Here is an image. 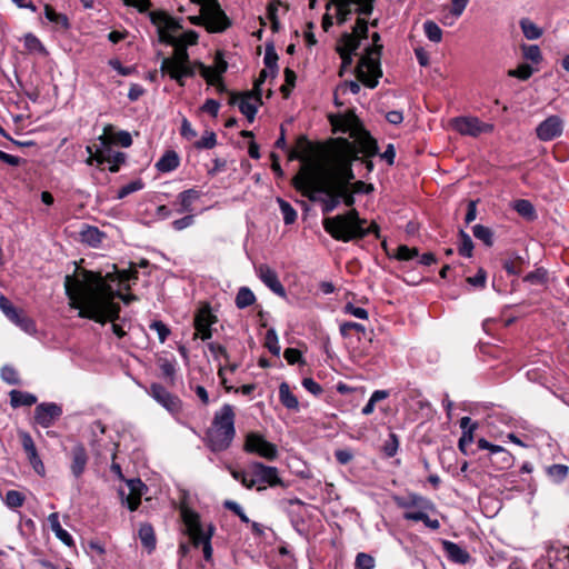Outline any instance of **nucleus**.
I'll return each instance as SVG.
<instances>
[{
	"instance_id": "23",
	"label": "nucleus",
	"mask_w": 569,
	"mask_h": 569,
	"mask_svg": "<svg viewBox=\"0 0 569 569\" xmlns=\"http://www.w3.org/2000/svg\"><path fill=\"white\" fill-rule=\"evenodd\" d=\"M94 161L98 164L109 163L110 172H118L119 168L126 161L123 152H112L111 148H102L96 151Z\"/></svg>"
},
{
	"instance_id": "39",
	"label": "nucleus",
	"mask_w": 569,
	"mask_h": 569,
	"mask_svg": "<svg viewBox=\"0 0 569 569\" xmlns=\"http://www.w3.org/2000/svg\"><path fill=\"white\" fill-rule=\"evenodd\" d=\"M196 66L198 67L200 74L208 84L216 86L219 92L226 91V86L222 81V77L212 76L211 68L207 67L202 62H197Z\"/></svg>"
},
{
	"instance_id": "42",
	"label": "nucleus",
	"mask_w": 569,
	"mask_h": 569,
	"mask_svg": "<svg viewBox=\"0 0 569 569\" xmlns=\"http://www.w3.org/2000/svg\"><path fill=\"white\" fill-rule=\"evenodd\" d=\"M515 210L519 216L527 219L528 221H533L537 218V212L533 204L526 199H520L515 202Z\"/></svg>"
},
{
	"instance_id": "3",
	"label": "nucleus",
	"mask_w": 569,
	"mask_h": 569,
	"mask_svg": "<svg viewBox=\"0 0 569 569\" xmlns=\"http://www.w3.org/2000/svg\"><path fill=\"white\" fill-rule=\"evenodd\" d=\"M326 162L333 182L339 202L347 207L355 204V192L350 189V182L355 179L352 162L357 160V152L346 138L333 140L326 156Z\"/></svg>"
},
{
	"instance_id": "61",
	"label": "nucleus",
	"mask_w": 569,
	"mask_h": 569,
	"mask_svg": "<svg viewBox=\"0 0 569 569\" xmlns=\"http://www.w3.org/2000/svg\"><path fill=\"white\" fill-rule=\"evenodd\" d=\"M212 70V76L222 77L228 69V63L224 60V56L222 51H217L214 56L213 67H210Z\"/></svg>"
},
{
	"instance_id": "32",
	"label": "nucleus",
	"mask_w": 569,
	"mask_h": 569,
	"mask_svg": "<svg viewBox=\"0 0 569 569\" xmlns=\"http://www.w3.org/2000/svg\"><path fill=\"white\" fill-rule=\"evenodd\" d=\"M493 126L485 123L477 118L465 117V134L477 137L483 132H491Z\"/></svg>"
},
{
	"instance_id": "11",
	"label": "nucleus",
	"mask_w": 569,
	"mask_h": 569,
	"mask_svg": "<svg viewBox=\"0 0 569 569\" xmlns=\"http://www.w3.org/2000/svg\"><path fill=\"white\" fill-rule=\"evenodd\" d=\"M381 46L373 49H368L367 53L362 56L357 66V78L368 88H376L378 79L382 76V71L379 64V56Z\"/></svg>"
},
{
	"instance_id": "31",
	"label": "nucleus",
	"mask_w": 569,
	"mask_h": 569,
	"mask_svg": "<svg viewBox=\"0 0 569 569\" xmlns=\"http://www.w3.org/2000/svg\"><path fill=\"white\" fill-rule=\"evenodd\" d=\"M201 197L200 191L196 189H188L178 194V202L180 208L177 210L179 213L192 212V203Z\"/></svg>"
},
{
	"instance_id": "33",
	"label": "nucleus",
	"mask_w": 569,
	"mask_h": 569,
	"mask_svg": "<svg viewBox=\"0 0 569 569\" xmlns=\"http://www.w3.org/2000/svg\"><path fill=\"white\" fill-rule=\"evenodd\" d=\"M9 396L12 408L30 407L37 402V397L34 395L21 390H11Z\"/></svg>"
},
{
	"instance_id": "46",
	"label": "nucleus",
	"mask_w": 569,
	"mask_h": 569,
	"mask_svg": "<svg viewBox=\"0 0 569 569\" xmlns=\"http://www.w3.org/2000/svg\"><path fill=\"white\" fill-rule=\"evenodd\" d=\"M473 237L483 242L486 247H491L493 244V232L490 228L476 224L472 227Z\"/></svg>"
},
{
	"instance_id": "41",
	"label": "nucleus",
	"mask_w": 569,
	"mask_h": 569,
	"mask_svg": "<svg viewBox=\"0 0 569 569\" xmlns=\"http://www.w3.org/2000/svg\"><path fill=\"white\" fill-rule=\"evenodd\" d=\"M428 512L429 511H426V512H405L403 513V518L406 520H411V521H422L426 527H428V528H430L432 530L439 529V527H440L439 520L438 519H431L428 516Z\"/></svg>"
},
{
	"instance_id": "54",
	"label": "nucleus",
	"mask_w": 569,
	"mask_h": 569,
	"mask_svg": "<svg viewBox=\"0 0 569 569\" xmlns=\"http://www.w3.org/2000/svg\"><path fill=\"white\" fill-rule=\"evenodd\" d=\"M350 4H352L350 0H337L338 24H343L349 19V16L351 14Z\"/></svg>"
},
{
	"instance_id": "13",
	"label": "nucleus",
	"mask_w": 569,
	"mask_h": 569,
	"mask_svg": "<svg viewBox=\"0 0 569 569\" xmlns=\"http://www.w3.org/2000/svg\"><path fill=\"white\" fill-rule=\"evenodd\" d=\"M249 469L251 471L254 486H258V490L264 489L267 486H283L277 467L254 461L249 465Z\"/></svg>"
},
{
	"instance_id": "29",
	"label": "nucleus",
	"mask_w": 569,
	"mask_h": 569,
	"mask_svg": "<svg viewBox=\"0 0 569 569\" xmlns=\"http://www.w3.org/2000/svg\"><path fill=\"white\" fill-rule=\"evenodd\" d=\"M48 521L51 530L54 532L56 537L61 542H63L68 547L74 545L72 536L61 527L58 512L50 513L48 517Z\"/></svg>"
},
{
	"instance_id": "53",
	"label": "nucleus",
	"mask_w": 569,
	"mask_h": 569,
	"mask_svg": "<svg viewBox=\"0 0 569 569\" xmlns=\"http://www.w3.org/2000/svg\"><path fill=\"white\" fill-rule=\"evenodd\" d=\"M26 497L22 492L18 490H9L4 497V503L7 507L16 509L21 507L24 503Z\"/></svg>"
},
{
	"instance_id": "4",
	"label": "nucleus",
	"mask_w": 569,
	"mask_h": 569,
	"mask_svg": "<svg viewBox=\"0 0 569 569\" xmlns=\"http://www.w3.org/2000/svg\"><path fill=\"white\" fill-rule=\"evenodd\" d=\"M366 223V219L360 218L357 209L323 219L325 230L333 239L343 242L362 239L369 233L380 238V229L376 221H371L368 227H365Z\"/></svg>"
},
{
	"instance_id": "18",
	"label": "nucleus",
	"mask_w": 569,
	"mask_h": 569,
	"mask_svg": "<svg viewBox=\"0 0 569 569\" xmlns=\"http://www.w3.org/2000/svg\"><path fill=\"white\" fill-rule=\"evenodd\" d=\"M395 501L397 506L405 509L406 512H426L435 509L433 503L429 499L417 493L397 497Z\"/></svg>"
},
{
	"instance_id": "15",
	"label": "nucleus",
	"mask_w": 569,
	"mask_h": 569,
	"mask_svg": "<svg viewBox=\"0 0 569 569\" xmlns=\"http://www.w3.org/2000/svg\"><path fill=\"white\" fill-rule=\"evenodd\" d=\"M218 321L209 303H202L193 320L197 335L201 340H208L212 337L211 326Z\"/></svg>"
},
{
	"instance_id": "44",
	"label": "nucleus",
	"mask_w": 569,
	"mask_h": 569,
	"mask_svg": "<svg viewBox=\"0 0 569 569\" xmlns=\"http://www.w3.org/2000/svg\"><path fill=\"white\" fill-rule=\"evenodd\" d=\"M44 16L50 22L60 26L64 30L70 28L68 17L63 13L56 12L50 4L44 6Z\"/></svg>"
},
{
	"instance_id": "40",
	"label": "nucleus",
	"mask_w": 569,
	"mask_h": 569,
	"mask_svg": "<svg viewBox=\"0 0 569 569\" xmlns=\"http://www.w3.org/2000/svg\"><path fill=\"white\" fill-rule=\"evenodd\" d=\"M520 29L528 40H536L542 36V29L533 23L529 18H522L519 21Z\"/></svg>"
},
{
	"instance_id": "25",
	"label": "nucleus",
	"mask_w": 569,
	"mask_h": 569,
	"mask_svg": "<svg viewBox=\"0 0 569 569\" xmlns=\"http://www.w3.org/2000/svg\"><path fill=\"white\" fill-rule=\"evenodd\" d=\"M163 73H168L171 79L176 80L180 86H183L184 77H192L194 71L192 68L181 67L179 63L170 58H166L161 62L160 67Z\"/></svg>"
},
{
	"instance_id": "35",
	"label": "nucleus",
	"mask_w": 569,
	"mask_h": 569,
	"mask_svg": "<svg viewBox=\"0 0 569 569\" xmlns=\"http://www.w3.org/2000/svg\"><path fill=\"white\" fill-rule=\"evenodd\" d=\"M279 399L282 406H284L287 409H299L298 398L291 392L290 387L287 382H281L279 386Z\"/></svg>"
},
{
	"instance_id": "2",
	"label": "nucleus",
	"mask_w": 569,
	"mask_h": 569,
	"mask_svg": "<svg viewBox=\"0 0 569 569\" xmlns=\"http://www.w3.org/2000/svg\"><path fill=\"white\" fill-rule=\"evenodd\" d=\"M292 186L310 201L320 202L323 214L330 213L340 204L326 159L322 162L303 164L292 178Z\"/></svg>"
},
{
	"instance_id": "16",
	"label": "nucleus",
	"mask_w": 569,
	"mask_h": 569,
	"mask_svg": "<svg viewBox=\"0 0 569 569\" xmlns=\"http://www.w3.org/2000/svg\"><path fill=\"white\" fill-rule=\"evenodd\" d=\"M62 407L56 402H41L34 409V423L42 428L52 427L62 416Z\"/></svg>"
},
{
	"instance_id": "57",
	"label": "nucleus",
	"mask_w": 569,
	"mask_h": 569,
	"mask_svg": "<svg viewBox=\"0 0 569 569\" xmlns=\"http://www.w3.org/2000/svg\"><path fill=\"white\" fill-rule=\"evenodd\" d=\"M396 259L408 261L418 257V250L416 248H410L406 244H400L397 247L396 252L392 254Z\"/></svg>"
},
{
	"instance_id": "12",
	"label": "nucleus",
	"mask_w": 569,
	"mask_h": 569,
	"mask_svg": "<svg viewBox=\"0 0 569 569\" xmlns=\"http://www.w3.org/2000/svg\"><path fill=\"white\" fill-rule=\"evenodd\" d=\"M243 450L247 453L257 455L269 461H273L278 458L277 446L268 441L263 435L254 431L247 433L244 438Z\"/></svg>"
},
{
	"instance_id": "19",
	"label": "nucleus",
	"mask_w": 569,
	"mask_h": 569,
	"mask_svg": "<svg viewBox=\"0 0 569 569\" xmlns=\"http://www.w3.org/2000/svg\"><path fill=\"white\" fill-rule=\"evenodd\" d=\"M563 123L560 117L550 116L543 120L536 129L537 137L541 141H550L562 134Z\"/></svg>"
},
{
	"instance_id": "50",
	"label": "nucleus",
	"mask_w": 569,
	"mask_h": 569,
	"mask_svg": "<svg viewBox=\"0 0 569 569\" xmlns=\"http://www.w3.org/2000/svg\"><path fill=\"white\" fill-rule=\"evenodd\" d=\"M277 202L282 213L284 223L292 224L297 220V211L288 201L283 200L282 198H278Z\"/></svg>"
},
{
	"instance_id": "59",
	"label": "nucleus",
	"mask_w": 569,
	"mask_h": 569,
	"mask_svg": "<svg viewBox=\"0 0 569 569\" xmlns=\"http://www.w3.org/2000/svg\"><path fill=\"white\" fill-rule=\"evenodd\" d=\"M443 548H445L448 557L452 561H455L457 563H462V549L458 545H456L451 541H443Z\"/></svg>"
},
{
	"instance_id": "37",
	"label": "nucleus",
	"mask_w": 569,
	"mask_h": 569,
	"mask_svg": "<svg viewBox=\"0 0 569 569\" xmlns=\"http://www.w3.org/2000/svg\"><path fill=\"white\" fill-rule=\"evenodd\" d=\"M179 166V157L176 151H167L156 163L160 172H170Z\"/></svg>"
},
{
	"instance_id": "27",
	"label": "nucleus",
	"mask_w": 569,
	"mask_h": 569,
	"mask_svg": "<svg viewBox=\"0 0 569 569\" xmlns=\"http://www.w3.org/2000/svg\"><path fill=\"white\" fill-rule=\"evenodd\" d=\"M104 238H106V233L100 231L99 228H97L94 226L87 224L80 231L81 242H83L92 248L100 247Z\"/></svg>"
},
{
	"instance_id": "51",
	"label": "nucleus",
	"mask_w": 569,
	"mask_h": 569,
	"mask_svg": "<svg viewBox=\"0 0 569 569\" xmlns=\"http://www.w3.org/2000/svg\"><path fill=\"white\" fill-rule=\"evenodd\" d=\"M389 397V392L387 390H376L372 392L369 401L362 408V415L369 416L373 412L375 406L378 401H381Z\"/></svg>"
},
{
	"instance_id": "48",
	"label": "nucleus",
	"mask_w": 569,
	"mask_h": 569,
	"mask_svg": "<svg viewBox=\"0 0 569 569\" xmlns=\"http://www.w3.org/2000/svg\"><path fill=\"white\" fill-rule=\"evenodd\" d=\"M266 68L270 70L271 76L276 77L278 73V54L273 46L266 47V53L263 58Z\"/></svg>"
},
{
	"instance_id": "63",
	"label": "nucleus",
	"mask_w": 569,
	"mask_h": 569,
	"mask_svg": "<svg viewBox=\"0 0 569 569\" xmlns=\"http://www.w3.org/2000/svg\"><path fill=\"white\" fill-rule=\"evenodd\" d=\"M150 330L156 331L159 338V341L163 343L168 337L170 336L171 331L168 328L166 323H163L160 320H154L149 326Z\"/></svg>"
},
{
	"instance_id": "64",
	"label": "nucleus",
	"mask_w": 569,
	"mask_h": 569,
	"mask_svg": "<svg viewBox=\"0 0 569 569\" xmlns=\"http://www.w3.org/2000/svg\"><path fill=\"white\" fill-rule=\"evenodd\" d=\"M266 347L273 356H278L280 353L278 336L273 329L268 330L266 333Z\"/></svg>"
},
{
	"instance_id": "58",
	"label": "nucleus",
	"mask_w": 569,
	"mask_h": 569,
	"mask_svg": "<svg viewBox=\"0 0 569 569\" xmlns=\"http://www.w3.org/2000/svg\"><path fill=\"white\" fill-rule=\"evenodd\" d=\"M533 73V69L528 63H521L516 69H510L508 71V76L520 79L528 80Z\"/></svg>"
},
{
	"instance_id": "28",
	"label": "nucleus",
	"mask_w": 569,
	"mask_h": 569,
	"mask_svg": "<svg viewBox=\"0 0 569 569\" xmlns=\"http://www.w3.org/2000/svg\"><path fill=\"white\" fill-rule=\"evenodd\" d=\"M8 319L29 335L36 333L37 331L36 322L29 318L21 309L17 308L14 312L8 317Z\"/></svg>"
},
{
	"instance_id": "34",
	"label": "nucleus",
	"mask_w": 569,
	"mask_h": 569,
	"mask_svg": "<svg viewBox=\"0 0 569 569\" xmlns=\"http://www.w3.org/2000/svg\"><path fill=\"white\" fill-rule=\"evenodd\" d=\"M139 538L143 548L151 553L156 549V535L153 527L150 523H141L139 528Z\"/></svg>"
},
{
	"instance_id": "49",
	"label": "nucleus",
	"mask_w": 569,
	"mask_h": 569,
	"mask_svg": "<svg viewBox=\"0 0 569 569\" xmlns=\"http://www.w3.org/2000/svg\"><path fill=\"white\" fill-rule=\"evenodd\" d=\"M569 473V468L562 463H555L547 468V475L555 481L561 482L563 481Z\"/></svg>"
},
{
	"instance_id": "7",
	"label": "nucleus",
	"mask_w": 569,
	"mask_h": 569,
	"mask_svg": "<svg viewBox=\"0 0 569 569\" xmlns=\"http://www.w3.org/2000/svg\"><path fill=\"white\" fill-rule=\"evenodd\" d=\"M335 132L349 133L353 141L346 139L357 152L366 156L378 153L377 141L362 128L359 119L353 113L339 114L331 118ZM359 157H357V160Z\"/></svg>"
},
{
	"instance_id": "9",
	"label": "nucleus",
	"mask_w": 569,
	"mask_h": 569,
	"mask_svg": "<svg viewBox=\"0 0 569 569\" xmlns=\"http://www.w3.org/2000/svg\"><path fill=\"white\" fill-rule=\"evenodd\" d=\"M149 18L158 29L160 42L167 44H178L182 42L184 47H187V44L197 43L198 34L196 31L190 30L179 37L176 36V33L182 29V26L167 12L161 10L151 11L149 12Z\"/></svg>"
},
{
	"instance_id": "10",
	"label": "nucleus",
	"mask_w": 569,
	"mask_h": 569,
	"mask_svg": "<svg viewBox=\"0 0 569 569\" xmlns=\"http://www.w3.org/2000/svg\"><path fill=\"white\" fill-rule=\"evenodd\" d=\"M181 516L192 545L196 548L201 546L204 560L210 562L213 553L211 538L216 531L214 525L209 522L204 526L200 520V516L190 509H183Z\"/></svg>"
},
{
	"instance_id": "43",
	"label": "nucleus",
	"mask_w": 569,
	"mask_h": 569,
	"mask_svg": "<svg viewBox=\"0 0 569 569\" xmlns=\"http://www.w3.org/2000/svg\"><path fill=\"white\" fill-rule=\"evenodd\" d=\"M158 365L162 376L168 379L171 385H173L177 373V361L174 359L160 358L158 360Z\"/></svg>"
},
{
	"instance_id": "36",
	"label": "nucleus",
	"mask_w": 569,
	"mask_h": 569,
	"mask_svg": "<svg viewBox=\"0 0 569 569\" xmlns=\"http://www.w3.org/2000/svg\"><path fill=\"white\" fill-rule=\"evenodd\" d=\"M462 13V0H452L450 7L443 8L441 21L445 26H452Z\"/></svg>"
},
{
	"instance_id": "14",
	"label": "nucleus",
	"mask_w": 569,
	"mask_h": 569,
	"mask_svg": "<svg viewBox=\"0 0 569 569\" xmlns=\"http://www.w3.org/2000/svg\"><path fill=\"white\" fill-rule=\"evenodd\" d=\"M148 395L170 413H179L182 409L180 398L168 391L162 385L153 382L147 390Z\"/></svg>"
},
{
	"instance_id": "5",
	"label": "nucleus",
	"mask_w": 569,
	"mask_h": 569,
	"mask_svg": "<svg viewBox=\"0 0 569 569\" xmlns=\"http://www.w3.org/2000/svg\"><path fill=\"white\" fill-rule=\"evenodd\" d=\"M234 420L236 413L229 403H224L214 412L203 438V442L210 451L222 452L231 447L236 437Z\"/></svg>"
},
{
	"instance_id": "38",
	"label": "nucleus",
	"mask_w": 569,
	"mask_h": 569,
	"mask_svg": "<svg viewBox=\"0 0 569 569\" xmlns=\"http://www.w3.org/2000/svg\"><path fill=\"white\" fill-rule=\"evenodd\" d=\"M359 46L360 39L356 34L345 32L337 44V51L355 53Z\"/></svg>"
},
{
	"instance_id": "22",
	"label": "nucleus",
	"mask_w": 569,
	"mask_h": 569,
	"mask_svg": "<svg viewBox=\"0 0 569 569\" xmlns=\"http://www.w3.org/2000/svg\"><path fill=\"white\" fill-rule=\"evenodd\" d=\"M99 141L102 148H110L111 144H120L128 148L132 144V138L129 132L119 131L114 133L111 124H107L103 128V133L99 137Z\"/></svg>"
},
{
	"instance_id": "6",
	"label": "nucleus",
	"mask_w": 569,
	"mask_h": 569,
	"mask_svg": "<svg viewBox=\"0 0 569 569\" xmlns=\"http://www.w3.org/2000/svg\"><path fill=\"white\" fill-rule=\"evenodd\" d=\"M478 426L477 421H472L469 417H465V455H467V447L476 443L478 450L487 451L485 458L490 462L495 470L505 471L512 468L515 465V457L509 450L501 446L493 445L485 438L476 439L475 431Z\"/></svg>"
},
{
	"instance_id": "62",
	"label": "nucleus",
	"mask_w": 569,
	"mask_h": 569,
	"mask_svg": "<svg viewBox=\"0 0 569 569\" xmlns=\"http://www.w3.org/2000/svg\"><path fill=\"white\" fill-rule=\"evenodd\" d=\"M523 57L533 63H539L542 60L540 48L537 44L522 46Z\"/></svg>"
},
{
	"instance_id": "52",
	"label": "nucleus",
	"mask_w": 569,
	"mask_h": 569,
	"mask_svg": "<svg viewBox=\"0 0 569 569\" xmlns=\"http://www.w3.org/2000/svg\"><path fill=\"white\" fill-rule=\"evenodd\" d=\"M423 31L430 41L436 42V43L441 41L442 31L435 21H432V20L425 21L423 22Z\"/></svg>"
},
{
	"instance_id": "55",
	"label": "nucleus",
	"mask_w": 569,
	"mask_h": 569,
	"mask_svg": "<svg viewBox=\"0 0 569 569\" xmlns=\"http://www.w3.org/2000/svg\"><path fill=\"white\" fill-rule=\"evenodd\" d=\"M174 47L173 57L171 58L173 61L179 63L181 67L191 68L189 64V54L187 52V48L183 43L172 44Z\"/></svg>"
},
{
	"instance_id": "26",
	"label": "nucleus",
	"mask_w": 569,
	"mask_h": 569,
	"mask_svg": "<svg viewBox=\"0 0 569 569\" xmlns=\"http://www.w3.org/2000/svg\"><path fill=\"white\" fill-rule=\"evenodd\" d=\"M206 20L207 28L211 32H221L230 26L227 16L220 9H214L209 12Z\"/></svg>"
},
{
	"instance_id": "56",
	"label": "nucleus",
	"mask_w": 569,
	"mask_h": 569,
	"mask_svg": "<svg viewBox=\"0 0 569 569\" xmlns=\"http://www.w3.org/2000/svg\"><path fill=\"white\" fill-rule=\"evenodd\" d=\"M1 378L4 382L11 386H18L21 383L18 371L9 365L2 367Z\"/></svg>"
},
{
	"instance_id": "20",
	"label": "nucleus",
	"mask_w": 569,
	"mask_h": 569,
	"mask_svg": "<svg viewBox=\"0 0 569 569\" xmlns=\"http://www.w3.org/2000/svg\"><path fill=\"white\" fill-rule=\"evenodd\" d=\"M19 436L21 439L22 448H23L24 452L27 453L28 460H29L30 465L32 466L33 470L39 476H44L46 468H44V465H43L41 458L38 455V451H37V448H36L32 437L26 431L19 432Z\"/></svg>"
},
{
	"instance_id": "8",
	"label": "nucleus",
	"mask_w": 569,
	"mask_h": 569,
	"mask_svg": "<svg viewBox=\"0 0 569 569\" xmlns=\"http://www.w3.org/2000/svg\"><path fill=\"white\" fill-rule=\"evenodd\" d=\"M137 266L131 263L128 269H118L116 264H111L107 270L89 271L77 267L76 274L78 279H72L67 274L64 284H108V282L122 283L129 280H137Z\"/></svg>"
},
{
	"instance_id": "17",
	"label": "nucleus",
	"mask_w": 569,
	"mask_h": 569,
	"mask_svg": "<svg viewBox=\"0 0 569 569\" xmlns=\"http://www.w3.org/2000/svg\"><path fill=\"white\" fill-rule=\"evenodd\" d=\"M229 103H238L240 112L247 118V120L250 123L253 122L258 111V107L261 104L256 100V92L253 90L246 91L239 96L232 92L230 94Z\"/></svg>"
},
{
	"instance_id": "24",
	"label": "nucleus",
	"mask_w": 569,
	"mask_h": 569,
	"mask_svg": "<svg viewBox=\"0 0 569 569\" xmlns=\"http://www.w3.org/2000/svg\"><path fill=\"white\" fill-rule=\"evenodd\" d=\"M70 470L74 478H80L87 467L89 457L82 443H77L70 451Z\"/></svg>"
},
{
	"instance_id": "47",
	"label": "nucleus",
	"mask_w": 569,
	"mask_h": 569,
	"mask_svg": "<svg viewBox=\"0 0 569 569\" xmlns=\"http://www.w3.org/2000/svg\"><path fill=\"white\" fill-rule=\"evenodd\" d=\"M256 301L254 293L248 287H241L236 296V306L239 309H244Z\"/></svg>"
},
{
	"instance_id": "1",
	"label": "nucleus",
	"mask_w": 569,
	"mask_h": 569,
	"mask_svg": "<svg viewBox=\"0 0 569 569\" xmlns=\"http://www.w3.org/2000/svg\"><path fill=\"white\" fill-rule=\"evenodd\" d=\"M71 309L78 310L80 318L90 319L104 325L112 322L113 333L122 338L126 332L121 326L114 323L119 318L120 305L114 301L116 295L112 287H64Z\"/></svg>"
},
{
	"instance_id": "60",
	"label": "nucleus",
	"mask_w": 569,
	"mask_h": 569,
	"mask_svg": "<svg viewBox=\"0 0 569 569\" xmlns=\"http://www.w3.org/2000/svg\"><path fill=\"white\" fill-rule=\"evenodd\" d=\"M523 280L527 281V282L537 281V282H540L542 284H546V283H548L550 281L549 273L543 268H538L535 271L527 273L525 276Z\"/></svg>"
},
{
	"instance_id": "30",
	"label": "nucleus",
	"mask_w": 569,
	"mask_h": 569,
	"mask_svg": "<svg viewBox=\"0 0 569 569\" xmlns=\"http://www.w3.org/2000/svg\"><path fill=\"white\" fill-rule=\"evenodd\" d=\"M501 268L509 274V276H518L520 274L525 267L526 261L519 257L513 254H508L500 260Z\"/></svg>"
},
{
	"instance_id": "21",
	"label": "nucleus",
	"mask_w": 569,
	"mask_h": 569,
	"mask_svg": "<svg viewBox=\"0 0 569 569\" xmlns=\"http://www.w3.org/2000/svg\"><path fill=\"white\" fill-rule=\"evenodd\" d=\"M129 493L126 496L123 490H120L122 502L127 503L129 510L134 511L141 503V497L147 489L146 485L138 478L127 481Z\"/></svg>"
},
{
	"instance_id": "45",
	"label": "nucleus",
	"mask_w": 569,
	"mask_h": 569,
	"mask_svg": "<svg viewBox=\"0 0 569 569\" xmlns=\"http://www.w3.org/2000/svg\"><path fill=\"white\" fill-rule=\"evenodd\" d=\"M340 333L342 337L348 338L351 337L353 333L360 338V336H366V328L358 322L353 321H346L340 325Z\"/></svg>"
}]
</instances>
